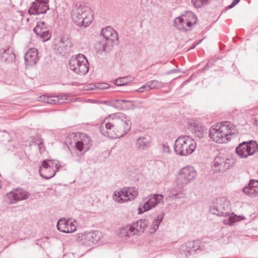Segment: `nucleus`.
I'll list each match as a JSON object with an SVG mask.
<instances>
[{"label":"nucleus","mask_w":258,"mask_h":258,"mask_svg":"<svg viewBox=\"0 0 258 258\" xmlns=\"http://www.w3.org/2000/svg\"><path fill=\"white\" fill-rule=\"evenodd\" d=\"M25 64L28 66L35 64L38 60V52L36 48H31L28 50L25 54Z\"/></svg>","instance_id":"obj_18"},{"label":"nucleus","mask_w":258,"mask_h":258,"mask_svg":"<svg viewBox=\"0 0 258 258\" xmlns=\"http://www.w3.org/2000/svg\"><path fill=\"white\" fill-rule=\"evenodd\" d=\"M77 240L82 241V243L87 246H91L93 244L90 232L79 234Z\"/></svg>","instance_id":"obj_25"},{"label":"nucleus","mask_w":258,"mask_h":258,"mask_svg":"<svg viewBox=\"0 0 258 258\" xmlns=\"http://www.w3.org/2000/svg\"><path fill=\"white\" fill-rule=\"evenodd\" d=\"M148 223V221L146 219L138 220L130 225L131 231H132V232H133L134 235L139 233H142L147 227Z\"/></svg>","instance_id":"obj_21"},{"label":"nucleus","mask_w":258,"mask_h":258,"mask_svg":"<svg viewBox=\"0 0 258 258\" xmlns=\"http://www.w3.org/2000/svg\"><path fill=\"white\" fill-rule=\"evenodd\" d=\"M258 151V144L254 141L243 142L239 144L235 152L240 158H246Z\"/></svg>","instance_id":"obj_8"},{"label":"nucleus","mask_w":258,"mask_h":258,"mask_svg":"<svg viewBox=\"0 0 258 258\" xmlns=\"http://www.w3.org/2000/svg\"><path fill=\"white\" fill-rule=\"evenodd\" d=\"M197 176V172L193 167L187 166L181 168L178 172L176 179L178 183L184 185L193 180Z\"/></svg>","instance_id":"obj_10"},{"label":"nucleus","mask_w":258,"mask_h":258,"mask_svg":"<svg viewBox=\"0 0 258 258\" xmlns=\"http://www.w3.org/2000/svg\"><path fill=\"white\" fill-rule=\"evenodd\" d=\"M61 167V165L58 161L45 159L39 167V174L43 178L49 179L53 177Z\"/></svg>","instance_id":"obj_6"},{"label":"nucleus","mask_w":258,"mask_h":258,"mask_svg":"<svg viewBox=\"0 0 258 258\" xmlns=\"http://www.w3.org/2000/svg\"><path fill=\"white\" fill-rule=\"evenodd\" d=\"M240 0H233L231 5L228 6V9H231L233 8L236 4H237Z\"/></svg>","instance_id":"obj_47"},{"label":"nucleus","mask_w":258,"mask_h":258,"mask_svg":"<svg viewBox=\"0 0 258 258\" xmlns=\"http://www.w3.org/2000/svg\"><path fill=\"white\" fill-rule=\"evenodd\" d=\"M119 103H120V104H121L122 106H123V103H129L131 105H133V101L131 100H125V99H118Z\"/></svg>","instance_id":"obj_45"},{"label":"nucleus","mask_w":258,"mask_h":258,"mask_svg":"<svg viewBox=\"0 0 258 258\" xmlns=\"http://www.w3.org/2000/svg\"><path fill=\"white\" fill-rule=\"evenodd\" d=\"M48 10V3L42 0H35L32 3L28 12L31 15H38L45 13Z\"/></svg>","instance_id":"obj_16"},{"label":"nucleus","mask_w":258,"mask_h":258,"mask_svg":"<svg viewBox=\"0 0 258 258\" xmlns=\"http://www.w3.org/2000/svg\"><path fill=\"white\" fill-rule=\"evenodd\" d=\"M69 67L75 73L81 75L86 74L89 71V62L84 54H79L75 57L71 58Z\"/></svg>","instance_id":"obj_7"},{"label":"nucleus","mask_w":258,"mask_h":258,"mask_svg":"<svg viewBox=\"0 0 258 258\" xmlns=\"http://www.w3.org/2000/svg\"><path fill=\"white\" fill-rule=\"evenodd\" d=\"M240 0H233L231 5L228 6V9H231L233 8L236 4H237Z\"/></svg>","instance_id":"obj_48"},{"label":"nucleus","mask_w":258,"mask_h":258,"mask_svg":"<svg viewBox=\"0 0 258 258\" xmlns=\"http://www.w3.org/2000/svg\"><path fill=\"white\" fill-rule=\"evenodd\" d=\"M183 195L181 187H174L170 190L169 196L172 198L176 199L182 198Z\"/></svg>","instance_id":"obj_31"},{"label":"nucleus","mask_w":258,"mask_h":258,"mask_svg":"<svg viewBox=\"0 0 258 258\" xmlns=\"http://www.w3.org/2000/svg\"><path fill=\"white\" fill-rule=\"evenodd\" d=\"M132 123L125 114L117 112L110 114L100 124L99 130L104 136L110 138L123 137L130 132Z\"/></svg>","instance_id":"obj_1"},{"label":"nucleus","mask_w":258,"mask_h":258,"mask_svg":"<svg viewBox=\"0 0 258 258\" xmlns=\"http://www.w3.org/2000/svg\"><path fill=\"white\" fill-rule=\"evenodd\" d=\"M9 144H8V148L9 150L13 151L15 149H18L20 147V144L16 141H12L10 142L9 140Z\"/></svg>","instance_id":"obj_41"},{"label":"nucleus","mask_w":258,"mask_h":258,"mask_svg":"<svg viewBox=\"0 0 258 258\" xmlns=\"http://www.w3.org/2000/svg\"><path fill=\"white\" fill-rule=\"evenodd\" d=\"M73 22L79 27H87L93 20V15L91 9L85 4L77 3L72 12Z\"/></svg>","instance_id":"obj_4"},{"label":"nucleus","mask_w":258,"mask_h":258,"mask_svg":"<svg viewBox=\"0 0 258 258\" xmlns=\"http://www.w3.org/2000/svg\"><path fill=\"white\" fill-rule=\"evenodd\" d=\"M201 40L199 41L198 42H195L190 47V48H189V49H194L201 42Z\"/></svg>","instance_id":"obj_49"},{"label":"nucleus","mask_w":258,"mask_h":258,"mask_svg":"<svg viewBox=\"0 0 258 258\" xmlns=\"http://www.w3.org/2000/svg\"><path fill=\"white\" fill-rule=\"evenodd\" d=\"M243 192L251 197H255L258 196V187L256 188L248 185L243 188Z\"/></svg>","instance_id":"obj_29"},{"label":"nucleus","mask_w":258,"mask_h":258,"mask_svg":"<svg viewBox=\"0 0 258 258\" xmlns=\"http://www.w3.org/2000/svg\"><path fill=\"white\" fill-rule=\"evenodd\" d=\"M138 195V191L135 187H124L119 191L114 192L113 199L119 203H123L134 200Z\"/></svg>","instance_id":"obj_9"},{"label":"nucleus","mask_w":258,"mask_h":258,"mask_svg":"<svg viewBox=\"0 0 258 258\" xmlns=\"http://www.w3.org/2000/svg\"><path fill=\"white\" fill-rule=\"evenodd\" d=\"M151 139L149 136H142L138 138L136 142V146L138 150L144 151L150 147Z\"/></svg>","instance_id":"obj_22"},{"label":"nucleus","mask_w":258,"mask_h":258,"mask_svg":"<svg viewBox=\"0 0 258 258\" xmlns=\"http://www.w3.org/2000/svg\"><path fill=\"white\" fill-rule=\"evenodd\" d=\"M164 86V85L163 82L153 80L146 82L144 85L140 87L137 91L139 92H148L152 89L163 88Z\"/></svg>","instance_id":"obj_19"},{"label":"nucleus","mask_w":258,"mask_h":258,"mask_svg":"<svg viewBox=\"0 0 258 258\" xmlns=\"http://www.w3.org/2000/svg\"><path fill=\"white\" fill-rule=\"evenodd\" d=\"M163 218V215H158L154 220L151 225L150 232L151 233H155L159 228L160 224L162 222Z\"/></svg>","instance_id":"obj_27"},{"label":"nucleus","mask_w":258,"mask_h":258,"mask_svg":"<svg viewBox=\"0 0 258 258\" xmlns=\"http://www.w3.org/2000/svg\"><path fill=\"white\" fill-rule=\"evenodd\" d=\"M209 212L218 216H229L227 219L223 220L224 224L226 225H231L239 220V218L233 213L230 215L229 202L225 197H219L214 200L209 207Z\"/></svg>","instance_id":"obj_2"},{"label":"nucleus","mask_w":258,"mask_h":258,"mask_svg":"<svg viewBox=\"0 0 258 258\" xmlns=\"http://www.w3.org/2000/svg\"><path fill=\"white\" fill-rule=\"evenodd\" d=\"M112 43L110 40L102 39L96 43L95 48L98 52L102 54L103 52L109 51L112 46Z\"/></svg>","instance_id":"obj_24"},{"label":"nucleus","mask_w":258,"mask_h":258,"mask_svg":"<svg viewBox=\"0 0 258 258\" xmlns=\"http://www.w3.org/2000/svg\"><path fill=\"white\" fill-rule=\"evenodd\" d=\"M128 81V79L127 77L119 78L115 80L114 84L118 86H121L126 84Z\"/></svg>","instance_id":"obj_37"},{"label":"nucleus","mask_w":258,"mask_h":258,"mask_svg":"<svg viewBox=\"0 0 258 258\" xmlns=\"http://www.w3.org/2000/svg\"><path fill=\"white\" fill-rule=\"evenodd\" d=\"M56 226L59 231L63 233H72L77 228L75 221L66 220L64 218L60 219Z\"/></svg>","instance_id":"obj_17"},{"label":"nucleus","mask_w":258,"mask_h":258,"mask_svg":"<svg viewBox=\"0 0 258 258\" xmlns=\"http://www.w3.org/2000/svg\"><path fill=\"white\" fill-rule=\"evenodd\" d=\"M118 99L112 100L110 101H106V103L107 105H109L110 106H111L115 108L121 109L124 108V106H122V104L119 103Z\"/></svg>","instance_id":"obj_36"},{"label":"nucleus","mask_w":258,"mask_h":258,"mask_svg":"<svg viewBox=\"0 0 258 258\" xmlns=\"http://www.w3.org/2000/svg\"><path fill=\"white\" fill-rule=\"evenodd\" d=\"M30 194L22 188H16L7 193L6 201L9 204H15L18 202L26 200Z\"/></svg>","instance_id":"obj_11"},{"label":"nucleus","mask_w":258,"mask_h":258,"mask_svg":"<svg viewBox=\"0 0 258 258\" xmlns=\"http://www.w3.org/2000/svg\"><path fill=\"white\" fill-rule=\"evenodd\" d=\"M90 90H92V89H93L92 88H88L86 89V90H90Z\"/></svg>","instance_id":"obj_53"},{"label":"nucleus","mask_w":258,"mask_h":258,"mask_svg":"<svg viewBox=\"0 0 258 258\" xmlns=\"http://www.w3.org/2000/svg\"><path fill=\"white\" fill-rule=\"evenodd\" d=\"M48 30H50L49 26L43 21H39L37 22L36 26L33 29L34 32L36 35Z\"/></svg>","instance_id":"obj_26"},{"label":"nucleus","mask_w":258,"mask_h":258,"mask_svg":"<svg viewBox=\"0 0 258 258\" xmlns=\"http://www.w3.org/2000/svg\"><path fill=\"white\" fill-rule=\"evenodd\" d=\"M192 4L196 8H200L209 4L210 0H191Z\"/></svg>","instance_id":"obj_34"},{"label":"nucleus","mask_w":258,"mask_h":258,"mask_svg":"<svg viewBox=\"0 0 258 258\" xmlns=\"http://www.w3.org/2000/svg\"><path fill=\"white\" fill-rule=\"evenodd\" d=\"M43 1H44V2H46L47 3H48L49 2V0H42Z\"/></svg>","instance_id":"obj_54"},{"label":"nucleus","mask_w":258,"mask_h":258,"mask_svg":"<svg viewBox=\"0 0 258 258\" xmlns=\"http://www.w3.org/2000/svg\"><path fill=\"white\" fill-rule=\"evenodd\" d=\"M206 131V128L204 126L200 125L199 128L195 132V135L199 138H201L204 136V133Z\"/></svg>","instance_id":"obj_40"},{"label":"nucleus","mask_w":258,"mask_h":258,"mask_svg":"<svg viewBox=\"0 0 258 258\" xmlns=\"http://www.w3.org/2000/svg\"><path fill=\"white\" fill-rule=\"evenodd\" d=\"M196 148V141L187 136L179 137L174 143V149L175 153L182 156L190 155Z\"/></svg>","instance_id":"obj_5"},{"label":"nucleus","mask_w":258,"mask_h":258,"mask_svg":"<svg viewBox=\"0 0 258 258\" xmlns=\"http://www.w3.org/2000/svg\"><path fill=\"white\" fill-rule=\"evenodd\" d=\"M130 227V225H127L125 227L120 228L119 235L121 237H130L131 236H133L134 235L133 232H131L132 231H131Z\"/></svg>","instance_id":"obj_33"},{"label":"nucleus","mask_w":258,"mask_h":258,"mask_svg":"<svg viewBox=\"0 0 258 258\" xmlns=\"http://www.w3.org/2000/svg\"><path fill=\"white\" fill-rule=\"evenodd\" d=\"M146 199L147 200L144 203L142 207H139V214L148 211L156 207L160 202H162L163 196L161 194L150 195Z\"/></svg>","instance_id":"obj_12"},{"label":"nucleus","mask_w":258,"mask_h":258,"mask_svg":"<svg viewBox=\"0 0 258 258\" xmlns=\"http://www.w3.org/2000/svg\"><path fill=\"white\" fill-rule=\"evenodd\" d=\"M81 141L85 146V152L87 151L92 146V141L90 137L86 134H82Z\"/></svg>","instance_id":"obj_32"},{"label":"nucleus","mask_w":258,"mask_h":258,"mask_svg":"<svg viewBox=\"0 0 258 258\" xmlns=\"http://www.w3.org/2000/svg\"><path fill=\"white\" fill-rule=\"evenodd\" d=\"M231 166V160L223 156H217L213 162L212 169L215 172H224Z\"/></svg>","instance_id":"obj_14"},{"label":"nucleus","mask_w":258,"mask_h":258,"mask_svg":"<svg viewBox=\"0 0 258 258\" xmlns=\"http://www.w3.org/2000/svg\"><path fill=\"white\" fill-rule=\"evenodd\" d=\"M76 147L77 149L80 151H83V149L85 150V146L84 145L83 143H82V142L81 141H78L76 143Z\"/></svg>","instance_id":"obj_43"},{"label":"nucleus","mask_w":258,"mask_h":258,"mask_svg":"<svg viewBox=\"0 0 258 258\" xmlns=\"http://www.w3.org/2000/svg\"><path fill=\"white\" fill-rule=\"evenodd\" d=\"M66 99L63 96L60 95L48 96L47 103L51 104H61L64 102Z\"/></svg>","instance_id":"obj_30"},{"label":"nucleus","mask_w":258,"mask_h":258,"mask_svg":"<svg viewBox=\"0 0 258 258\" xmlns=\"http://www.w3.org/2000/svg\"><path fill=\"white\" fill-rule=\"evenodd\" d=\"M250 186L253 187V188L258 187V180L251 179L248 183Z\"/></svg>","instance_id":"obj_44"},{"label":"nucleus","mask_w":258,"mask_h":258,"mask_svg":"<svg viewBox=\"0 0 258 258\" xmlns=\"http://www.w3.org/2000/svg\"><path fill=\"white\" fill-rule=\"evenodd\" d=\"M101 34L103 36V39L107 40H110L112 42L118 39L117 33L110 26L102 29Z\"/></svg>","instance_id":"obj_23"},{"label":"nucleus","mask_w":258,"mask_h":258,"mask_svg":"<svg viewBox=\"0 0 258 258\" xmlns=\"http://www.w3.org/2000/svg\"><path fill=\"white\" fill-rule=\"evenodd\" d=\"M9 136V134L5 131L0 132V137H8Z\"/></svg>","instance_id":"obj_50"},{"label":"nucleus","mask_w":258,"mask_h":258,"mask_svg":"<svg viewBox=\"0 0 258 258\" xmlns=\"http://www.w3.org/2000/svg\"><path fill=\"white\" fill-rule=\"evenodd\" d=\"M93 244H96L100 239V233L98 231L90 232Z\"/></svg>","instance_id":"obj_38"},{"label":"nucleus","mask_w":258,"mask_h":258,"mask_svg":"<svg viewBox=\"0 0 258 258\" xmlns=\"http://www.w3.org/2000/svg\"><path fill=\"white\" fill-rule=\"evenodd\" d=\"M2 58L5 61H12L15 58V54L12 49L8 48L7 49H2L1 51Z\"/></svg>","instance_id":"obj_28"},{"label":"nucleus","mask_w":258,"mask_h":258,"mask_svg":"<svg viewBox=\"0 0 258 258\" xmlns=\"http://www.w3.org/2000/svg\"><path fill=\"white\" fill-rule=\"evenodd\" d=\"M200 126L196 122L192 121L189 122L188 128L191 132L195 134L197 130L199 129Z\"/></svg>","instance_id":"obj_39"},{"label":"nucleus","mask_w":258,"mask_h":258,"mask_svg":"<svg viewBox=\"0 0 258 258\" xmlns=\"http://www.w3.org/2000/svg\"><path fill=\"white\" fill-rule=\"evenodd\" d=\"M96 88L99 90H104L107 89L109 88V84L105 83H99L97 84L95 86Z\"/></svg>","instance_id":"obj_42"},{"label":"nucleus","mask_w":258,"mask_h":258,"mask_svg":"<svg viewBox=\"0 0 258 258\" xmlns=\"http://www.w3.org/2000/svg\"><path fill=\"white\" fill-rule=\"evenodd\" d=\"M73 43L71 40L64 37L56 40L54 42V48L56 53L64 55L71 51Z\"/></svg>","instance_id":"obj_13"},{"label":"nucleus","mask_w":258,"mask_h":258,"mask_svg":"<svg viewBox=\"0 0 258 258\" xmlns=\"http://www.w3.org/2000/svg\"><path fill=\"white\" fill-rule=\"evenodd\" d=\"M48 97V96L45 95L41 96L39 97V101L47 103Z\"/></svg>","instance_id":"obj_46"},{"label":"nucleus","mask_w":258,"mask_h":258,"mask_svg":"<svg viewBox=\"0 0 258 258\" xmlns=\"http://www.w3.org/2000/svg\"><path fill=\"white\" fill-rule=\"evenodd\" d=\"M201 242L199 240H193L185 243L181 246L180 252L186 257H189L195 252L200 249Z\"/></svg>","instance_id":"obj_15"},{"label":"nucleus","mask_w":258,"mask_h":258,"mask_svg":"<svg viewBox=\"0 0 258 258\" xmlns=\"http://www.w3.org/2000/svg\"><path fill=\"white\" fill-rule=\"evenodd\" d=\"M163 147L164 148L165 152H170L169 148L168 146H167L166 145H163Z\"/></svg>","instance_id":"obj_52"},{"label":"nucleus","mask_w":258,"mask_h":258,"mask_svg":"<svg viewBox=\"0 0 258 258\" xmlns=\"http://www.w3.org/2000/svg\"><path fill=\"white\" fill-rule=\"evenodd\" d=\"M174 23L178 29L186 31L190 30L191 26L196 23V21L192 23L187 19L180 17L176 18L174 20Z\"/></svg>","instance_id":"obj_20"},{"label":"nucleus","mask_w":258,"mask_h":258,"mask_svg":"<svg viewBox=\"0 0 258 258\" xmlns=\"http://www.w3.org/2000/svg\"><path fill=\"white\" fill-rule=\"evenodd\" d=\"M40 148V150H41L42 148V146H43V141L42 139L38 140V142L37 143Z\"/></svg>","instance_id":"obj_51"},{"label":"nucleus","mask_w":258,"mask_h":258,"mask_svg":"<svg viewBox=\"0 0 258 258\" xmlns=\"http://www.w3.org/2000/svg\"><path fill=\"white\" fill-rule=\"evenodd\" d=\"M234 125L229 121L217 123L209 130V137L217 143H223L228 141V136L233 133Z\"/></svg>","instance_id":"obj_3"},{"label":"nucleus","mask_w":258,"mask_h":258,"mask_svg":"<svg viewBox=\"0 0 258 258\" xmlns=\"http://www.w3.org/2000/svg\"><path fill=\"white\" fill-rule=\"evenodd\" d=\"M36 35L39 36L43 42H45L49 40L51 37V34L50 30L42 32L41 33L38 34Z\"/></svg>","instance_id":"obj_35"}]
</instances>
